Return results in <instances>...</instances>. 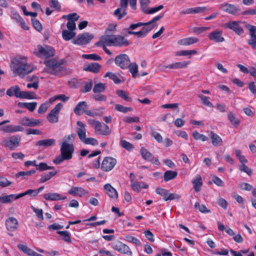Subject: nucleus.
I'll return each instance as SVG.
<instances>
[{"mask_svg":"<svg viewBox=\"0 0 256 256\" xmlns=\"http://www.w3.org/2000/svg\"><path fill=\"white\" fill-rule=\"evenodd\" d=\"M13 72L20 77H24L33 71L32 67L26 62L24 57L16 56L12 60Z\"/></svg>","mask_w":256,"mask_h":256,"instance_id":"obj_1","label":"nucleus"},{"mask_svg":"<svg viewBox=\"0 0 256 256\" xmlns=\"http://www.w3.org/2000/svg\"><path fill=\"white\" fill-rule=\"evenodd\" d=\"M44 64L46 66L44 70L55 76H60L66 71V67L62 66L63 60L58 62L55 58L45 60Z\"/></svg>","mask_w":256,"mask_h":256,"instance_id":"obj_2","label":"nucleus"},{"mask_svg":"<svg viewBox=\"0 0 256 256\" xmlns=\"http://www.w3.org/2000/svg\"><path fill=\"white\" fill-rule=\"evenodd\" d=\"M6 94L10 96H15L17 98L33 100L36 98L34 92L20 91L18 86H11L6 90Z\"/></svg>","mask_w":256,"mask_h":256,"instance_id":"obj_3","label":"nucleus"},{"mask_svg":"<svg viewBox=\"0 0 256 256\" xmlns=\"http://www.w3.org/2000/svg\"><path fill=\"white\" fill-rule=\"evenodd\" d=\"M74 151V144L61 143L60 154L54 160H70L72 158Z\"/></svg>","mask_w":256,"mask_h":256,"instance_id":"obj_4","label":"nucleus"},{"mask_svg":"<svg viewBox=\"0 0 256 256\" xmlns=\"http://www.w3.org/2000/svg\"><path fill=\"white\" fill-rule=\"evenodd\" d=\"M106 39L104 40L108 42L110 46L116 47L126 46L130 43L127 39L124 36L118 34L104 35Z\"/></svg>","mask_w":256,"mask_h":256,"instance_id":"obj_5","label":"nucleus"},{"mask_svg":"<svg viewBox=\"0 0 256 256\" xmlns=\"http://www.w3.org/2000/svg\"><path fill=\"white\" fill-rule=\"evenodd\" d=\"M88 122L94 128V132L97 134L101 136H108L110 134L111 130L107 124L91 119L88 120Z\"/></svg>","mask_w":256,"mask_h":256,"instance_id":"obj_6","label":"nucleus"},{"mask_svg":"<svg viewBox=\"0 0 256 256\" xmlns=\"http://www.w3.org/2000/svg\"><path fill=\"white\" fill-rule=\"evenodd\" d=\"M34 54L38 58H44L46 60H48L54 55L55 50L52 46H46L43 47L39 44L37 46V50L34 51Z\"/></svg>","mask_w":256,"mask_h":256,"instance_id":"obj_7","label":"nucleus"},{"mask_svg":"<svg viewBox=\"0 0 256 256\" xmlns=\"http://www.w3.org/2000/svg\"><path fill=\"white\" fill-rule=\"evenodd\" d=\"M21 137L20 135L12 136L8 138H4L2 142L1 145L2 146L8 148L10 150H14L16 148L20 142Z\"/></svg>","mask_w":256,"mask_h":256,"instance_id":"obj_8","label":"nucleus"},{"mask_svg":"<svg viewBox=\"0 0 256 256\" xmlns=\"http://www.w3.org/2000/svg\"><path fill=\"white\" fill-rule=\"evenodd\" d=\"M240 23L244 24V26L248 24L245 22L240 21H230L224 24L225 28H228L232 30L238 36H241L244 32L243 28L240 25Z\"/></svg>","mask_w":256,"mask_h":256,"instance_id":"obj_9","label":"nucleus"},{"mask_svg":"<svg viewBox=\"0 0 256 256\" xmlns=\"http://www.w3.org/2000/svg\"><path fill=\"white\" fill-rule=\"evenodd\" d=\"M116 65L123 70L127 69L130 66V60L126 54H120L117 56L114 59Z\"/></svg>","mask_w":256,"mask_h":256,"instance_id":"obj_10","label":"nucleus"},{"mask_svg":"<svg viewBox=\"0 0 256 256\" xmlns=\"http://www.w3.org/2000/svg\"><path fill=\"white\" fill-rule=\"evenodd\" d=\"M94 38L92 34L84 32L78 35L77 38L74 40L73 44L79 46L86 45L88 44Z\"/></svg>","mask_w":256,"mask_h":256,"instance_id":"obj_11","label":"nucleus"},{"mask_svg":"<svg viewBox=\"0 0 256 256\" xmlns=\"http://www.w3.org/2000/svg\"><path fill=\"white\" fill-rule=\"evenodd\" d=\"M62 106V104L58 103L48 114L46 118L50 122L56 123L58 122V114Z\"/></svg>","mask_w":256,"mask_h":256,"instance_id":"obj_12","label":"nucleus"},{"mask_svg":"<svg viewBox=\"0 0 256 256\" xmlns=\"http://www.w3.org/2000/svg\"><path fill=\"white\" fill-rule=\"evenodd\" d=\"M245 28L248 30L250 38L247 40V43L252 49L256 48V26L250 24H246Z\"/></svg>","mask_w":256,"mask_h":256,"instance_id":"obj_13","label":"nucleus"},{"mask_svg":"<svg viewBox=\"0 0 256 256\" xmlns=\"http://www.w3.org/2000/svg\"><path fill=\"white\" fill-rule=\"evenodd\" d=\"M112 248L121 254L128 255H131L132 254V252L130 248L120 241H116L113 242L112 245Z\"/></svg>","mask_w":256,"mask_h":256,"instance_id":"obj_14","label":"nucleus"},{"mask_svg":"<svg viewBox=\"0 0 256 256\" xmlns=\"http://www.w3.org/2000/svg\"><path fill=\"white\" fill-rule=\"evenodd\" d=\"M220 8L223 11L234 16L238 14L240 11L238 7L228 3L222 4Z\"/></svg>","mask_w":256,"mask_h":256,"instance_id":"obj_15","label":"nucleus"},{"mask_svg":"<svg viewBox=\"0 0 256 256\" xmlns=\"http://www.w3.org/2000/svg\"><path fill=\"white\" fill-rule=\"evenodd\" d=\"M40 120L37 119L30 118L27 117L22 118L20 121V124L23 126L30 127L38 126L40 124Z\"/></svg>","mask_w":256,"mask_h":256,"instance_id":"obj_16","label":"nucleus"},{"mask_svg":"<svg viewBox=\"0 0 256 256\" xmlns=\"http://www.w3.org/2000/svg\"><path fill=\"white\" fill-rule=\"evenodd\" d=\"M222 30H214L210 32L208 36L210 40L216 42H222L224 41V38L222 36Z\"/></svg>","mask_w":256,"mask_h":256,"instance_id":"obj_17","label":"nucleus"},{"mask_svg":"<svg viewBox=\"0 0 256 256\" xmlns=\"http://www.w3.org/2000/svg\"><path fill=\"white\" fill-rule=\"evenodd\" d=\"M164 16V14H159L158 16H157L151 20H150L148 22H139L136 24H130V28L132 30H135L138 27L142 26L144 25H150V24H154V22H155L156 21L159 20L160 19H161L163 16Z\"/></svg>","mask_w":256,"mask_h":256,"instance_id":"obj_18","label":"nucleus"},{"mask_svg":"<svg viewBox=\"0 0 256 256\" xmlns=\"http://www.w3.org/2000/svg\"><path fill=\"white\" fill-rule=\"evenodd\" d=\"M88 108V106L86 102H80L74 108V112L76 116H80L84 114V112H86Z\"/></svg>","mask_w":256,"mask_h":256,"instance_id":"obj_19","label":"nucleus"},{"mask_svg":"<svg viewBox=\"0 0 256 256\" xmlns=\"http://www.w3.org/2000/svg\"><path fill=\"white\" fill-rule=\"evenodd\" d=\"M6 226L8 231L13 232L16 230L18 225L17 220L14 217L8 218L6 221Z\"/></svg>","mask_w":256,"mask_h":256,"instance_id":"obj_20","label":"nucleus"},{"mask_svg":"<svg viewBox=\"0 0 256 256\" xmlns=\"http://www.w3.org/2000/svg\"><path fill=\"white\" fill-rule=\"evenodd\" d=\"M77 125L80 127L78 130V134L80 140L82 142H84L86 138V129L85 128V124L80 121H78Z\"/></svg>","mask_w":256,"mask_h":256,"instance_id":"obj_21","label":"nucleus"},{"mask_svg":"<svg viewBox=\"0 0 256 256\" xmlns=\"http://www.w3.org/2000/svg\"><path fill=\"white\" fill-rule=\"evenodd\" d=\"M87 192L84 189L81 187L77 186L72 187L68 191V194L74 196H78L82 197Z\"/></svg>","mask_w":256,"mask_h":256,"instance_id":"obj_22","label":"nucleus"},{"mask_svg":"<svg viewBox=\"0 0 256 256\" xmlns=\"http://www.w3.org/2000/svg\"><path fill=\"white\" fill-rule=\"evenodd\" d=\"M101 68L100 64L94 62L89 64L83 68V70L86 72H90L94 73H98Z\"/></svg>","mask_w":256,"mask_h":256,"instance_id":"obj_23","label":"nucleus"},{"mask_svg":"<svg viewBox=\"0 0 256 256\" xmlns=\"http://www.w3.org/2000/svg\"><path fill=\"white\" fill-rule=\"evenodd\" d=\"M104 39H106L104 37V36H102L100 38L99 41H98V42H96L95 44V46H98V47H102L103 50L108 55H111L112 54V53L106 47V46H110L108 44L107 42H106L104 40Z\"/></svg>","mask_w":256,"mask_h":256,"instance_id":"obj_24","label":"nucleus"},{"mask_svg":"<svg viewBox=\"0 0 256 256\" xmlns=\"http://www.w3.org/2000/svg\"><path fill=\"white\" fill-rule=\"evenodd\" d=\"M198 39L194 37H188L180 40L178 44L182 46H189L198 42Z\"/></svg>","mask_w":256,"mask_h":256,"instance_id":"obj_25","label":"nucleus"},{"mask_svg":"<svg viewBox=\"0 0 256 256\" xmlns=\"http://www.w3.org/2000/svg\"><path fill=\"white\" fill-rule=\"evenodd\" d=\"M104 190L109 197L112 198H116L118 197V194L116 190L110 184H105Z\"/></svg>","mask_w":256,"mask_h":256,"instance_id":"obj_26","label":"nucleus"},{"mask_svg":"<svg viewBox=\"0 0 256 256\" xmlns=\"http://www.w3.org/2000/svg\"><path fill=\"white\" fill-rule=\"evenodd\" d=\"M192 182L194 186V188L196 192H198L201 190L202 185V180L200 175H197L192 180Z\"/></svg>","mask_w":256,"mask_h":256,"instance_id":"obj_27","label":"nucleus"},{"mask_svg":"<svg viewBox=\"0 0 256 256\" xmlns=\"http://www.w3.org/2000/svg\"><path fill=\"white\" fill-rule=\"evenodd\" d=\"M209 136L212 140V143L213 146H218L222 145V139L217 134L211 131L209 134Z\"/></svg>","mask_w":256,"mask_h":256,"instance_id":"obj_28","label":"nucleus"},{"mask_svg":"<svg viewBox=\"0 0 256 256\" xmlns=\"http://www.w3.org/2000/svg\"><path fill=\"white\" fill-rule=\"evenodd\" d=\"M43 197L45 200H58L66 198V196L62 198L60 194L55 192H50L44 194Z\"/></svg>","mask_w":256,"mask_h":256,"instance_id":"obj_29","label":"nucleus"},{"mask_svg":"<svg viewBox=\"0 0 256 256\" xmlns=\"http://www.w3.org/2000/svg\"><path fill=\"white\" fill-rule=\"evenodd\" d=\"M116 164V161H102L101 169L106 172L111 170Z\"/></svg>","mask_w":256,"mask_h":256,"instance_id":"obj_30","label":"nucleus"},{"mask_svg":"<svg viewBox=\"0 0 256 256\" xmlns=\"http://www.w3.org/2000/svg\"><path fill=\"white\" fill-rule=\"evenodd\" d=\"M56 144V140L54 138L42 140L36 142V145L44 147L50 146Z\"/></svg>","mask_w":256,"mask_h":256,"instance_id":"obj_31","label":"nucleus"},{"mask_svg":"<svg viewBox=\"0 0 256 256\" xmlns=\"http://www.w3.org/2000/svg\"><path fill=\"white\" fill-rule=\"evenodd\" d=\"M190 64V62H176L172 63L166 66H164L166 68H169L170 69H178L186 68L188 64Z\"/></svg>","mask_w":256,"mask_h":256,"instance_id":"obj_32","label":"nucleus"},{"mask_svg":"<svg viewBox=\"0 0 256 256\" xmlns=\"http://www.w3.org/2000/svg\"><path fill=\"white\" fill-rule=\"evenodd\" d=\"M228 118L232 124L235 127L238 126L240 123V120L236 118L235 114L232 112H228Z\"/></svg>","mask_w":256,"mask_h":256,"instance_id":"obj_33","label":"nucleus"},{"mask_svg":"<svg viewBox=\"0 0 256 256\" xmlns=\"http://www.w3.org/2000/svg\"><path fill=\"white\" fill-rule=\"evenodd\" d=\"M62 38L66 41H68L74 38L76 36V32L64 30L62 32Z\"/></svg>","mask_w":256,"mask_h":256,"instance_id":"obj_34","label":"nucleus"},{"mask_svg":"<svg viewBox=\"0 0 256 256\" xmlns=\"http://www.w3.org/2000/svg\"><path fill=\"white\" fill-rule=\"evenodd\" d=\"M126 8H118L114 10V14L115 16H117L118 20H120L122 17L126 15Z\"/></svg>","mask_w":256,"mask_h":256,"instance_id":"obj_35","label":"nucleus"},{"mask_svg":"<svg viewBox=\"0 0 256 256\" xmlns=\"http://www.w3.org/2000/svg\"><path fill=\"white\" fill-rule=\"evenodd\" d=\"M178 174L176 171L167 170L164 173V178L166 182H168L175 178Z\"/></svg>","mask_w":256,"mask_h":256,"instance_id":"obj_36","label":"nucleus"},{"mask_svg":"<svg viewBox=\"0 0 256 256\" xmlns=\"http://www.w3.org/2000/svg\"><path fill=\"white\" fill-rule=\"evenodd\" d=\"M105 90L106 84L100 82L94 85L92 91L94 94H97L104 92Z\"/></svg>","mask_w":256,"mask_h":256,"instance_id":"obj_37","label":"nucleus"},{"mask_svg":"<svg viewBox=\"0 0 256 256\" xmlns=\"http://www.w3.org/2000/svg\"><path fill=\"white\" fill-rule=\"evenodd\" d=\"M26 195H28L32 197H34L37 196L36 191L35 190L29 189L24 192L20 194L16 195L15 197V199H18L20 198L23 197Z\"/></svg>","mask_w":256,"mask_h":256,"instance_id":"obj_38","label":"nucleus"},{"mask_svg":"<svg viewBox=\"0 0 256 256\" xmlns=\"http://www.w3.org/2000/svg\"><path fill=\"white\" fill-rule=\"evenodd\" d=\"M116 94L126 102H131L132 100V98L128 96V94L124 90H117Z\"/></svg>","mask_w":256,"mask_h":256,"instance_id":"obj_39","label":"nucleus"},{"mask_svg":"<svg viewBox=\"0 0 256 256\" xmlns=\"http://www.w3.org/2000/svg\"><path fill=\"white\" fill-rule=\"evenodd\" d=\"M16 196V195L12 194L0 196V201L3 204H10L13 200H16L15 197Z\"/></svg>","mask_w":256,"mask_h":256,"instance_id":"obj_40","label":"nucleus"},{"mask_svg":"<svg viewBox=\"0 0 256 256\" xmlns=\"http://www.w3.org/2000/svg\"><path fill=\"white\" fill-rule=\"evenodd\" d=\"M84 86L80 90L81 92L86 93L90 92L92 87V80H90L88 82H83Z\"/></svg>","mask_w":256,"mask_h":256,"instance_id":"obj_41","label":"nucleus"},{"mask_svg":"<svg viewBox=\"0 0 256 256\" xmlns=\"http://www.w3.org/2000/svg\"><path fill=\"white\" fill-rule=\"evenodd\" d=\"M129 71L131 73L133 78H136L138 72V66L136 62L130 63V66L128 67Z\"/></svg>","mask_w":256,"mask_h":256,"instance_id":"obj_42","label":"nucleus"},{"mask_svg":"<svg viewBox=\"0 0 256 256\" xmlns=\"http://www.w3.org/2000/svg\"><path fill=\"white\" fill-rule=\"evenodd\" d=\"M115 110L118 112H122L126 114L128 111L132 112L133 110V108L131 107H126L120 104H116L115 105Z\"/></svg>","mask_w":256,"mask_h":256,"instance_id":"obj_43","label":"nucleus"},{"mask_svg":"<svg viewBox=\"0 0 256 256\" xmlns=\"http://www.w3.org/2000/svg\"><path fill=\"white\" fill-rule=\"evenodd\" d=\"M130 30H132L130 28V26L128 28L124 29L125 32H127V33L130 35H136L138 38L146 37V36L144 34L142 30L138 32H134Z\"/></svg>","mask_w":256,"mask_h":256,"instance_id":"obj_44","label":"nucleus"},{"mask_svg":"<svg viewBox=\"0 0 256 256\" xmlns=\"http://www.w3.org/2000/svg\"><path fill=\"white\" fill-rule=\"evenodd\" d=\"M76 136V134H72L64 136L62 138V143L66 142V144H74Z\"/></svg>","mask_w":256,"mask_h":256,"instance_id":"obj_45","label":"nucleus"},{"mask_svg":"<svg viewBox=\"0 0 256 256\" xmlns=\"http://www.w3.org/2000/svg\"><path fill=\"white\" fill-rule=\"evenodd\" d=\"M68 85L70 88H78L80 86V82L76 78L70 79L68 81Z\"/></svg>","mask_w":256,"mask_h":256,"instance_id":"obj_46","label":"nucleus"},{"mask_svg":"<svg viewBox=\"0 0 256 256\" xmlns=\"http://www.w3.org/2000/svg\"><path fill=\"white\" fill-rule=\"evenodd\" d=\"M105 76L108 77L110 79L112 80L115 84H118L121 82L120 78L113 72H108L106 74Z\"/></svg>","mask_w":256,"mask_h":256,"instance_id":"obj_47","label":"nucleus"},{"mask_svg":"<svg viewBox=\"0 0 256 256\" xmlns=\"http://www.w3.org/2000/svg\"><path fill=\"white\" fill-rule=\"evenodd\" d=\"M192 136L195 140H201L202 142H204L208 140V138L202 134L198 132L197 131H194L192 133Z\"/></svg>","mask_w":256,"mask_h":256,"instance_id":"obj_48","label":"nucleus"},{"mask_svg":"<svg viewBox=\"0 0 256 256\" xmlns=\"http://www.w3.org/2000/svg\"><path fill=\"white\" fill-rule=\"evenodd\" d=\"M56 172H50L48 174L42 175L40 179V182L44 183L50 179L52 176L56 174Z\"/></svg>","mask_w":256,"mask_h":256,"instance_id":"obj_49","label":"nucleus"},{"mask_svg":"<svg viewBox=\"0 0 256 256\" xmlns=\"http://www.w3.org/2000/svg\"><path fill=\"white\" fill-rule=\"evenodd\" d=\"M18 248L20 251L24 252L28 256L32 255V252H33V250L28 248L27 246L24 244H18Z\"/></svg>","mask_w":256,"mask_h":256,"instance_id":"obj_50","label":"nucleus"},{"mask_svg":"<svg viewBox=\"0 0 256 256\" xmlns=\"http://www.w3.org/2000/svg\"><path fill=\"white\" fill-rule=\"evenodd\" d=\"M198 96L200 98L202 102L204 104L210 108L213 106L212 104L209 100V97L204 96L203 94H199Z\"/></svg>","mask_w":256,"mask_h":256,"instance_id":"obj_51","label":"nucleus"},{"mask_svg":"<svg viewBox=\"0 0 256 256\" xmlns=\"http://www.w3.org/2000/svg\"><path fill=\"white\" fill-rule=\"evenodd\" d=\"M164 8L163 5H160L157 7L152 8L150 9H144L143 12L146 14H152L158 11H159Z\"/></svg>","mask_w":256,"mask_h":256,"instance_id":"obj_52","label":"nucleus"},{"mask_svg":"<svg viewBox=\"0 0 256 256\" xmlns=\"http://www.w3.org/2000/svg\"><path fill=\"white\" fill-rule=\"evenodd\" d=\"M140 153L144 159L146 160L147 159L150 158L152 157V154L148 152V150L144 147H142L140 149Z\"/></svg>","mask_w":256,"mask_h":256,"instance_id":"obj_53","label":"nucleus"},{"mask_svg":"<svg viewBox=\"0 0 256 256\" xmlns=\"http://www.w3.org/2000/svg\"><path fill=\"white\" fill-rule=\"evenodd\" d=\"M197 53V52L196 50H180L176 53V56H186L191 54H194Z\"/></svg>","mask_w":256,"mask_h":256,"instance_id":"obj_54","label":"nucleus"},{"mask_svg":"<svg viewBox=\"0 0 256 256\" xmlns=\"http://www.w3.org/2000/svg\"><path fill=\"white\" fill-rule=\"evenodd\" d=\"M92 98L95 100L99 102H105L107 100L106 96L101 93L95 94L92 96Z\"/></svg>","mask_w":256,"mask_h":256,"instance_id":"obj_55","label":"nucleus"},{"mask_svg":"<svg viewBox=\"0 0 256 256\" xmlns=\"http://www.w3.org/2000/svg\"><path fill=\"white\" fill-rule=\"evenodd\" d=\"M156 192L157 194L161 196L166 201L168 193L166 190L162 188H157L156 190Z\"/></svg>","mask_w":256,"mask_h":256,"instance_id":"obj_56","label":"nucleus"},{"mask_svg":"<svg viewBox=\"0 0 256 256\" xmlns=\"http://www.w3.org/2000/svg\"><path fill=\"white\" fill-rule=\"evenodd\" d=\"M126 240L128 242L134 244L136 246H140L141 245L140 240L136 237L128 236L126 237Z\"/></svg>","mask_w":256,"mask_h":256,"instance_id":"obj_57","label":"nucleus"},{"mask_svg":"<svg viewBox=\"0 0 256 256\" xmlns=\"http://www.w3.org/2000/svg\"><path fill=\"white\" fill-rule=\"evenodd\" d=\"M34 166L37 167V169L43 171L47 170H51L54 169L53 166H50L46 164L44 162H40L38 164H34Z\"/></svg>","mask_w":256,"mask_h":256,"instance_id":"obj_58","label":"nucleus"},{"mask_svg":"<svg viewBox=\"0 0 256 256\" xmlns=\"http://www.w3.org/2000/svg\"><path fill=\"white\" fill-rule=\"evenodd\" d=\"M194 207L203 213H208L210 212V210H208L204 204H200L198 202H196Z\"/></svg>","mask_w":256,"mask_h":256,"instance_id":"obj_59","label":"nucleus"},{"mask_svg":"<svg viewBox=\"0 0 256 256\" xmlns=\"http://www.w3.org/2000/svg\"><path fill=\"white\" fill-rule=\"evenodd\" d=\"M49 4L52 8H54L56 10H61V6L58 0H50Z\"/></svg>","mask_w":256,"mask_h":256,"instance_id":"obj_60","label":"nucleus"},{"mask_svg":"<svg viewBox=\"0 0 256 256\" xmlns=\"http://www.w3.org/2000/svg\"><path fill=\"white\" fill-rule=\"evenodd\" d=\"M32 23L34 28L38 32H40L42 30V26L38 20L32 18Z\"/></svg>","mask_w":256,"mask_h":256,"instance_id":"obj_61","label":"nucleus"},{"mask_svg":"<svg viewBox=\"0 0 256 256\" xmlns=\"http://www.w3.org/2000/svg\"><path fill=\"white\" fill-rule=\"evenodd\" d=\"M82 57L88 60H100L102 59L100 56L95 54H83Z\"/></svg>","mask_w":256,"mask_h":256,"instance_id":"obj_62","label":"nucleus"},{"mask_svg":"<svg viewBox=\"0 0 256 256\" xmlns=\"http://www.w3.org/2000/svg\"><path fill=\"white\" fill-rule=\"evenodd\" d=\"M57 234L62 236L64 240L66 242H71L70 234L67 231H58Z\"/></svg>","mask_w":256,"mask_h":256,"instance_id":"obj_63","label":"nucleus"},{"mask_svg":"<svg viewBox=\"0 0 256 256\" xmlns=\"http://www.w3.org/2000/svg\"><path fill=\"white\" fill-rule=\"evenodd\" d=\"M120 145L123 148L128 150H130L134 148V146L132 144L125 140L120 141Z\"/></svg>","mask_w":256,"mask_h":256,"instance_id":"obj_64","label":"nucleus"}]
</instances>
